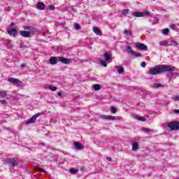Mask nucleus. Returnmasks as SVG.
Masks as SVG:
<instances>
[{
    "instance_id": "f257e3e1",
    "label": "nucleus",
    "mask_w": 179,
    "mask_h": 179,
    "mask_svg": "<svg viewBox=\"0 0 179 179\" xmlns=\"http://www.w3.org/2000/svg\"><path fill=\"white\" fill-rule=\"evenodd\" d=\"M173 71H176V67L173 66L159 64L150 69L147 71V75L153 76L156 75H160V73H163V72H173Z\"/></svg>"
},
{
    "instance_id": "f03ea898",
    "label": "nucleus",
    "mask_w": 179,
    "mask_h": 179,
    "mask_svg": "<svg viewBox=\"0 0 179 179\" xmlns=\"http://www.w3.org/2000/svg\"><path fill=\"white\" fill-rule=\"evenodd\" d=\"M4 164H8V166L15 167V166H17V164H19V162L16 159L7 158L4 160Z\"/></svg>"
},
{
    "instance_id": "7ed1b4c3",
    "label": "nucleus",
    "mask_w": 179,
    "mask_h": 179,
    "mask_svg": "<svg viewBox=\"0 0 179 179\" xmlns=\"http://www.w3.org/2000/svg\"><path fill=\"white\" fill-rule=\"evenodd\" d=\"M132 16L136 17H145V16H150V13L147 12H134L132 13Z\"/></svg>"
},
{
    "instance_id": "20e7f679",
    "label": "nucleus",
    "mask_w": 179,
    "mask_h": 179,
    "mask_svg": "<svg viewBox=\"0 0 179 179\" xmlns=\"http://www.w3.org/2000/svg\"><path fill=\"white\" fill-rule=\"evenodd\" d=\"M126 51L127 52H128V54H131V55H132L133 57H142V54L134 51V50H132V48H131V46H127Z\"/></svg>"
},
{
    "instance_id": "39448f33",
    "label": "nucleus",
    "mask_w": 179,
    "mask_h": 179,
    "mask_svg": "<svg viewBox=\"0 0 179 179\" xmlns=\"http://www.w3.org/2000/svg\"><path fill=\"white\" fill-rule=\"evenodd\" d=\"M8 82H10V83H13V85H14V86H16L17 87H19V86L23 85V83L22 81L15 78H8Z\"/></svg>"
},
{
    "instance_id": "423d86ee",
    "label": "nucleus",
    "mask_w": 179,
    "mask_h": 179,
    "mask_svg": "<svg viewBox=\"0 0 179 179\" xmlns=\"http://www.w3.org/2000/svg\"><path fill=\"white\" fill-rule=\"evenodd\" d=\"M168 128H171L172 131H178L179 129V122H171L169 123Z\"/></svg>"
},
{
    "instance_id": "0eeeda50",
    "label": "nucleus",
    "mask_w": 179,
    "mask_h": 179,
    "mask_svg": "<svg viewBox=\"0 0 179 179\" xmlns=\"http://www.w3.org/2000/svg\"><path fill=\"white\" fill-rule=\"evenodd\" d=\"M24 29L31 36H34V33L37 31V29L33 26H27V27H24Z\"/></svg>"
},
{
    "instance_id": "6e6552de",
    "label": "nucleus",
    "mask_w": 179,
    "mask_h": 179,
    "mask_svg": "<svg viewBox=\"0 0 179 179\" xmlns=\"http://www.w3.org/2000/svg\"><path fill=\"white\" fill-rule=\"evenodd\" d=\"M40 115H41V113H37L34 115L32 117H31L26 122L27 125H29V124H34V122H36V121L37 120V117H40Z\"/></svg>"
},
{
    "instance_id": "1a4fd4ad",
    "label": "nucleus",
    "mask_w": 179,
    "mask_h": 179,
    "mask_svg": "<svg viewBox=\"0 0 179 179\" xmlns=\"http://www.w3.org/2000/svg\"><path fill=\"white\" fill-rule=\"evenodd\" d=\"M57 61L62 62V64H65L66 65H69V64H71L72 62V59L62 57H58Z\"/></svg>"
},
{
    "instance_id": "9d476101",
    "label": "nucleus",
    "mask_w": 179,
    "mask_h": 179,
    "mask_svg": "<svg viewBox=\"0 0 179 179\" xmlns=\"http://www.w3.org/2000/svg\"><path fill=\"white\" fill-rule=\"evenodd\" d=\"M136 48L141 50V51H148V46L143 43H136Z\"/></svg>"
},
{
    "instance_id": "9b49d317",
    "label": "nucleus",
    "mask_w": 179,
    "mask_h": 179,
    "mask_svg": "<svg viewBox=\"0 0 179 179\" xmlns=\"http://www.w3.org/2000/svg\"><path fill=\"white\" fill-rule=\"evenodd\" d=\"M74 147L76 148V149H78V150H81L82 149L85 148L83 144L76 141L74 142Z\"/></svg>"
},
{
    "instance_id": "f8f14e48",
    "label": "nucleus",
    "mask_w": 179,
    "mask_h": 179,
    "mask_svg": "<svg viewBox=\"0 0 179 179\" xmlns=\"http://www.w3.org/2000/svg\"><path fill=\"white\" fill-rule=\"evenodd\" d=\"M20 36H22V37H25L27 38H30V37H31L30 36V34L27 31H21L20 32Z\"/></svg>"
},
{
    "instance_id": "ddd939ff",
    "label": "nucleus",
    "mask_w": 179,
    "mask_h": 179,
    "mask_svg": "<svg viewBox=\"0 0 179 179\" xmlns=\"http://www.w3.org/2000/svg\"><path fill=\"white\" fill-rule=\"evenodd\" d=\"M159 45L162 47H170V41H162L159 42Z\"/></svg>"
},
{
    "instance_id": "4468645a",
    "label": "nucleus",
    "mask_w": 179,
    "mask_h": 179,
    "mask_svg": "<svg viewBox=\"0 0 179 179\" xmlns=\"http://www.w3.org/2000/svg\"><path fill=\"white\" fill-rule=\"evenodd\" d=\"M8 33L9 36H13L15 37L16 36V34L17 33V31L13 28H10L8 31Z\"/></svg>"
},
{
    "instance_id": "2eb2a0df",
    "label": "nucleus",
    "mask_w": 179,
    "mask_h": 179,
    "mask_svg": "<svg viewBox=\"0 0 179 179\" xmlns=\"http://www.w3.org/2000/svg\"><path fill=\"white\" fill-rule=\"evenodd\" d=\"M112 57H113V55H111V54H110L108 52H106L103 55V58L105 59V61H106V62L111 61Z\"/></svg>"
},
{
    "instance_id": "dca6fc26",
    "label": "nucleus",
    "mask_w": 179,
    "mask_h": 179,
    "mask_svg": "<svg viewBox=\"0 0 179 179\" xmlns=\"http://www.w3.org/2000/svg\"><path fill=\"white\" fill-rule=\"evenodd\" d=\"M37 8L38 9H40V10H43L45 9V5L43 4V2H39L37 3Z\"/></svg>"
},
{
    "instance_id": "f3484780",
    "label": "nucleus",
    "mask_w": 179,
    "mask_h": 179,
    "mask_svg": "<svg viewBox=\"0 0 179 179\" xmlns=\"http://www.w3.org/2000/svg\"><path fill=\"white\" fill-rule=\"evenodd\" d=\"M50 65H55L57 64V61H58V59H56L54 57H51L49 59Z\"/></svg>"
},
{
    "instance_id": "a211bd4d",
    "label": "nucleus",
    "mask_w": 179,
    "mask_h": 179,
    "mask_svg": "<svg viewBox=\"0 0 179 179\" xmlns=\"http://www.w3.org/2000/svg\"><path fill=\"white\" fill-rule=\"evenodd\" d=\"M134 118H135V120H138V121H143V122L146 121V118H145V117H139L137 115H134Z\"/></svg>"
},
{
    "instance_id": "6ab92c4d",
    "label": "nucleus",
    "mask_w": 179,
    "mask_h": 179,
    "mask_svg": "<svg viewBox=\"0 0 179 179\" xmlns=\"http://www.w3.org/2000/svg\"><path fill=\"white\" fill-rule=\"evenodd\" d=\"M94 32L97 34V36H101V31L96 27L93 28Z\"/></svg>"
},
{
    "instance_id": "aec40b11",
    "label": "nucleus",
    "mask_w": 179,
    "mask_h": 179,
    "mask_svg": "<svg viewBox=\"0 0 179 179\" xmlns=\"http://www.w3.org/2000/svg\"><path fill=\"white\" fill-rule=\"evenodd\" d=\"M142 131H143L144 132H146L147 134H149V133L153 134V132H155V130L150 129L145 127H143Z\"/></svg>"
},
{
    "instance_id": "412c9836",
    "label": "nucleus",
    "mask_w": 179,
    "mask_h": 179,
    "mask_svg": "<svg viewBox=\"0 0 179 179\" xmlns=\"http://www.w3.org/2000/svg\"><path fill=\"white\" fill-rule=\"evenodd\" d=\"M138 149H139V145H138V143L134 142L132 144V150L136 151V150H138Z\"/></svg>"
},
{
    "instance_id": "4be33fe9",
    "label": "nucleus",
    "mask_w": 179,
    "mask_h": 179,
    "mask_svg": "<svg viewBox=\"0 0 179 179\" xmlns=\"http://www.w3.org/2000/svg\"><path fill=\"white\" fill-rule=\"evenodd\" d=\"M123 34L124 36H132V30H128V29H125L123 31Z\"/></svg>"
},
{
    "instance_id": "5701e85b",
    "label": "nucleus",
    "mask_w": 179,
    "mask_h": 179,
    "mask_svg": "<svg viewBox=\"0 0 179 179\" xmlns=\"http://www.w3.org/2000/svg\"><path fill=\"white\" fill-rule=\"evenodd\" d=\"M178 45V43L176 41H169V47L173 46V47H177Z\"/></svg>"
},
{
    "instance_id": "b1692460",
    "label": "nucleus",
    "mask_w": 179,
    "mask_h": 179,
    "mask_svg": "<svg viewBox=\"0 0 179 179\" xmlns=\"http://www.w3.org/2000/svg\"><path fill=\"white\" fill-rule=\"evenodd\" d=\"M104 120H111L112 121H115V120H117V118H115V117L114 116H105L103 117Z\"/></svg>"
},
{
    "instance_id": "393cba45",
    "label": "nucleus",
    "mask_w": 179,
    "mask_h": 179,
    "mask_svg": "<svg viewBox=\"0 0 179 179\" xmlns=\"http://www.w3.org/2000/svg\"><path fill=\"white\" fill-rule=\"evenodd\" d=\"M153 89H159V87H163V85H162V84L160 83H155L152 85Z\"/></svg>"
},
{
    "instance_id": "a878e982",
    "label": "nucleus",
    "mask_w": 179,
    "mask_h": 179,
    "mask_svg": "<svg viewBox=\"0 0 179 179\" xmlns=\"http://www.w3.org/2000/svg\"><path fill=\"white\" fill-rule=\"evenodd\" d=\"M100 89H101V85H100L99 84H95L94 85V90L99 91V90H100Z\"/></svg>"
},
{
    "instance_id": "bb28decb",
    "label": "nucleus",
    "mask_w": 179,
    "mask_h": 179,
    "mask_svg": "<svg viewBox=\"0 0 179 179\" xmlns=\"http://www.w3.org/2000/svg\"><path fill=\"white\" fill-rule=\"evenodd\" d=\"M117 69L120 75H121V73H124V69L122 67L117 66Z\"/></svg>"
},
{
    "instance_id": "cd10ccee",
    "label": "nucleus",
    "mask_w": 179,
    "mask_h": 179,
    "mask_svg": "<svg viewBox=\"0 0 179 179\" xmlns=\"http://www.w3.org/2000/svg\"><path fill=\"white\" fill-rule=\"evenodd\" d=\"M6 92L5 91H1L0 92V97H1V99H5V96H6Z\"/></svg>"
},
{
    "instance_id": "c85d7f7f",
    "label": "nucleus",
    "mask_w": 179,
    "mask_h": 179,
    "mask_svg": "<svg viewBox=\"0 0 179 179\" xmlns=\"http://www.w3.org/2000/svg\"><path fill=\"white\" fill-rule=\"evenodd\" d=\"M48 89H50V90H52V92L57 91V87L53 85H49Z\"/></svg>"
},
{
    "instance_id": "c756f323",
    "label": "nucleus",
    "mask_w": 179,
    "mask_h": 179,
    "mask_svg": "<svg viewBox=\"0 0 179 179\" xmlns=\"http://www.w3.org/2000/svg\"><path fill=\"white\" fill-rule=\"evenodd\" d=\"M100 64L102 66H104L105 68L107 66V63H106V61L104 60H100Z\"/></svg>"
},
{
    "instance_id": "7c9ffc66",
    "label": "nucleus",
    "mask_w": 179,
    "mask_h": 179,
    "mask_svg": "<svg viewBox=\"0 0 179 179\" xmlns=\"http://www.w3.org/2000/svg\"><path fill=\"white\" fill-rule=\"evenodd\" d=\"M129 12V9H124L122 13V15H124V16H127Z\"/></svg>"
},
{
    "instance_id": "2f4dec72",
    "label": "nucleus",
    "mask_w": 179,
    "mask_h": 179,
    "mask_svg": "<svg viewBox=\"0 0 179 179\" xmlns=\"http://www.w3.org/2000/svg\"><path fill=\"white\" fill-rule=\"evenodd\" d=\"M169 29H167V28H166V29H164L162 31V33H163L164 35H167V34H169Z\"/></svg>"
},
{
    "instance_id": "473e14b6",
    "label": "nucleus",
    "mask_w": 179,
    "mask_h": 179,
    "mask_svg": "<svg viewBox=\"0 0 179 179\" xmlns=\"http://www.w3.org/2000/svg\"><path fill=\"white\" fill-rule=\"evenodd\" d=\"M75 29L76 30H80V25L78 23L74 24Z\"/></svg>"
},
{
    "instance_id": "72a5a7b5",
    "label": "nucleus",
    "mask_w": 179,
    "mask_h": 179,
    "mask_svg": "<svg viewBox=\"0 0 179 179\" xmlns=\"http://www.w3.org/2000/svg\"><path fill=\"white\" fill-rule=\"evenodd\" d=\"M36 169L38 170L39 171H42V173H47L45 171L44 169H43L41 167H40V166H37Z\"/></svg>"
},
{
    "instance_id": "f704fd0d",
    "label": "nucleus",
    "mask_w": 179,
    "mask_h": 179,
    "mask_svg": "<svg viewBox=\"0 0 179 179\" xmlns=\"http://www.w3.org/2000/svg\"><path fill=\"white\" fill-rule=\"evenodd\" d=\"M70 173H71V174H76V173H78V170H76L75 169H71Z\"/></svg>"
},
{
    "instance_id": "c9c22d12",
    "label": "nucleus",
    "mask_w": 179,
    "mask_h": 179,
    "mask_svg": "<svg viewBox=\"0 0 179 179\" xmlns=\"http://www.w3.org/2000/svg\"><path fill=\"white\" fill-rule=\"evenodd\" d=\"M173 100H174V101H179V95L173 96Z\"/></svg>"
},
{
    "instance_id": "e433bc0d",
    "label": "nucleus",
    "mask_w": 179,
    "mask_h": 179,
    "mask_svg": "<svg viewBox=\"0 0 179 179\" xmlns=\"http://www.w3.org/2000/svg\"><path fill=\"white\" fill-rule=\"evenodd\" d=\"M110 111L113 114H115V113H117V108L112 107Z\"/></svg>"
},
{
    "instance_id": "4c0bfd02",
    "label": "nucleus",
    "mask_w": 179,
    "mask_h": 179,
    "mask_svg": "<svg viewBox=\"0 0 179 179\" xmlns=\"http://www.w3.org/2000/svg\"><path fill=\"white\" fill-rule=\"evenodd\" d=\"M171 75L173 78H177V76H179V73H171Z\"/></svg>"
},
{
    "instance_id": "58836bf2",
    "label": "nucleus",
    "mask_w": 179,
    "mask_h": 179,
    "mask_svg": "<svg viewBox=\"0 0 179 179\" xmlns=\"http://www.w3.org/2000/svg\"><path fill=\"white\" fill-rule=\"evenodd\" d=\"M169 27H170L171 29H172V30H176V24H170V25H169Z\"/></svg>"
},
{
    "instance_id": "ea45409f",
    "label": "nucleus",
    "mask_w": 179,
    "mask_h": 179,
    "mask_svg": "<svg viewBox=\"0 0 179 179\" xmlns=\"http://www.w3.org/2000/svg\"><path fill=\"white\" fill-rule=\"evenodd\" d=\"M1 104H8V101H6L5 99L0 100Z\"/></svg>"
},
{
    "instance_id": "a19ab883",
    "label": "nucleus",
    "mask_w": 179,
    "mask_h": 179,
    "mask_svg": "<svg viewBox=\"0 0 179 179\" xmlns=\"http://www.w3.org/2000/svg\"><path fill=\"white\" fill-rule=\"evenodd\" d=\"M49 9H50V10H54V9H55V7H54V6H52V5H50V6H49Z\"/></svg>"
},
{
    "instance_id": "79ce46f5",
    "label": "nucleus",
    "mask_w": 179,
    "mask_h": 179,
    "mask_svg": "<svg viewBox=\"0 0 179 179\" xmlns=\"http://www.w3.org/2000/svg\"><path fill=\"white\" fill-rule=\"evenodd\" d=\"M141 66H142V68H146V63L145 62H142L141 63Z\"/></svg>"
},
{
    "instance_id": "37998d69",
    "label": "nucleus",
    "mask_w": 179,
    "mask_h": 179,
    "mask_svg": "<svg viewBox=\"0 0 179 179\" xmlns=\"http://www.w3.org/2000/svg\"><path fill=\"white\" fill-rule=\"evenodd\" d=\"M173 113H174L175 114H179V110H178V109H175V110H173Z\"/></svg>"
},
{
    "instance_id": "c03bdc74",
    "label": "nucleus",
    "mask_w": 179,
    "mask_h": 179,
    "mask_svg": "<svg viewBox=\"0 0 179 179\" xmlns=\"http://www.w3.org/2000/svg\"><path fill=\"white\" fill-rule=\"evenodd\" d=\"M106 159L108 161V162H112L113 161V159L111 157H107Z\"/></svg>"
},
{
    "instance_id": "a18cd8bd",
    "label": "nucleus",
    "mask_w": 179,
    "mask_h": 179,
    "mask_svg": "<svg viewBox=\"0 0 179 179\" xmlns=\"http://www.w3.org/2000/svg\"><path fill=\"white\" fill-rule=\"evenodd\" d=\"M57 96H62V94L61 92H58V93H57Z\"/></svg>"
},
{
    "instance_id": "49530a36",
    "label": "nucleus",
    "mask_w": 179,
    "mask_h": 179,
    "mask_svg": "<svg viewBox=\"0 0 179 179\" xmlns=\"http://www.w3.org/2000/svg\"><path fill=\"white\" fill-rule=\"evenodd\" d=\"M10 26H11V27H12V26H15V23L12 22V23L10 24Z\"/></svg>"
},
{
    "instance_id": "de8ad7c7",
    "label": "nucleus",
    "mask_w": 179,
    "mask_h": 179,
    "mask_svg": "<svg viewBox=\"0 0 179 179\" xmlns=\"http://www.w3.org/2000/svg\"><path fill=\"white\" fill-rule=\"evenodd\" d=\"M21 66H22V68H24L25 65H24V64H21Z\"/></svg>"
},
{
    "instance_id": "09e8293b",
    "label": "nucleus",
    "mask_w": 179,
    "mask_h": 179,
    "mask_svg": "<svg viewBox=\"0 0 179 179\" xmlns=\"http://www.w3.org/2000/svg\"><path fill=\"white\" fill-rule=\"evenodd\" d=\"M178 179H179V177L178 178Z\"/></svg>"
},
{
    "instance_id": "8fccbe9b",
    "label": "nucleus",
    "mask_w": 179,
    "mask_h": 179,
    "mask_svg": "<svg viewBox=\"0 0 179 179\" xmlns=\"http://www.w3.org/2000/svg\"><path fill=\"white\" fill-rule=\"evenodd\" d=\"M102 1H104V0H102Z\"/></svg>"
}]
</instances>
